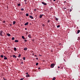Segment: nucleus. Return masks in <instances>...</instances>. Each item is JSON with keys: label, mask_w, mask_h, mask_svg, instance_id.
I'll return each instance as SVG.
<instances>
[{"label": "nucleus", "mask_w": 80, "mask_h": 80, "mask_svg": "<svg viewBox=\"0 0 80 80\" xmlns=\"http://www.w3.org/2000/svg\"><path fill=\"white\" fill-rule=\"evenodd\" d=\"M4 33L1 30L0 31V36L3 37V36Z\"/></svg>", "instance_id": "f257e3e1"}, {"label": "nucleus", "mask_w": 80, "mask_h": 80, "mask_svg": "<svg viewBox=\"0 0 80 80\" xmlns=\"http://www.w3.org/2000/svg\"><path fill=\"white\" fill-rule=\"evenodd\" d=\"M54 66H55V64L54 63H52L50 65V67L52 68H53L54 67Z\"/></svg>", "instance_id": "f03ea898"}, {"label": "nucleus", "mask_w": 80, "mask_h": 80, "mask_svg": "<svg viewBox=\"0 0 80 80\" xmlns=\"http://www.w3.org/2000/svg\"><path fill=\"white\" fill-rule=\"evenodd\" d=\"M42 4L44 5H47V4L46 3L44 2H42Z\"/></svg>", "instance_id": "7ed1b4c3"}, {"label": "nucleus", "mask_w": 80, "mask_h": 80, "mask_svg": "<svg viewBox=\"0 0 80 80\" xmlns=\"http://www.w3.org/2000/svg\"><path fill=\"white\" fill-rule=\"evenodd\" d=\"M43 16V15L42 14L41 15H40V16L39 17V18H42V17Z\"/></svg>", "instance_id": "20e7f679"}, {"label": "nucleus", "mask_w": 80, "mask_h": 80, "mask_svg": "<svg viewBox=\"0 0 80 80\" xmlns=\"http://www.w3.org/2000/svg\"><path fill=\"white\" fill-rule=\"evenodd\" d=\"M28 22H26V23H25V26H27V25H28Z\"/></svg>", "instance_id": "39448f33"}, {"label": "nucleus", "mask_w": 80, "mask_h": 80, "mask_svg": "<svg viewBox=\"0 0 80 80\" xmlns=\"http://www.w3.org/2000/svg\"><path fill=\"white\" fill-rule=\"evenodd\" d=\"M4 60H7L8 58H7L5 56H4Z\"/></svg>", "instance_id": "423d86ee"}, {"label": "nucleus", "mask_w": 80, "mask_h": 80, "mask_svg": "<svg viewBox=\"0 0 80 80\" xmlns=\"http://www.w3.org/2000/svg\"><path fill=\"white\" fill-rule=\"evenodd\" d=\"M29 18H31L32 19H33V17L31 16H29Z\"/></svg>", "instance_id": "0eeeda50"}, {"label": "nucleus", "mask_w": 80, "mask_h": 80, "mask_svg": "<svg viewBox=\"0 0 80 80\" xmlns=\"http://www.w3.org/2000/svg\"><path fill=\"white\" fill-rule=\"evenodd\" d=\"M28 37L29 38H31V35H30V34L28 35Z\"/></svg>", "instance_id": "6e6552de"}, {"label": "nucleus", "mask_w": 80, "mask_h": 80, "mask_svg": "<svg viewBox=\"0 0 80 80\" xmlns=\"http://www.w3.org/2000/svg\"><path fill=\"white\" fill-rule=\"evenodd\" d=\"M13 49L14 50V51H16V50H17V48H13Z\"/></svg>", "instance_id": "1a4fd4ad"}, {"label": "nucleus", "mask_w": 80, "mask_h": 80, "mask_svg": "<svg viewBox=\"0 0 80 80\" xmlns=\"http://www.w3.org/2000/svg\"><path fill=\"white\" fill-rule=\"evenodd\" d=\"M15 42H18V40H16L15 41Z\"/></svg>", "instance_id": "9d476101"}, {"label": "nucleus", "mask_w": 80, "mask_h": 80, "mask_svg": "<svg viewBox=\"0 0 80 80\" xmlns=\"http://www.w3.org/2000/svg\"><path fill=\"white\" fill-rule=\"evenodd\" d=\"M7 35L8 36V37L10 36V34L9 33H7Z\"/></svg>", "instance_id": "9b49d317"}, {"label": "nucleus", "mask_w": 80, "mask_h": 80, "mask_svg": "<svg viewBox=\"0 0 80 80\" xmlns=\"http://www.w3.org/2000/svg\"><path fill=\"white\" fill-rule=\"evenodd\" d=\"M27 49H28V48H24V50L26 51V50H27Z\"/></svg>", "instance_id": "f8f14e48"}, {"label": "nucleus", "mask_w": 80, "mask_h": 80, "mask_svg": "<svg viewBox=\"0 0 80 80\" xmlns=\"http://www.w3.org/2000/svg\"><path fill=\"white\" fill-rule=\"evenodd\" d=\"M29 76H30V75H28V74H27V75H26V77H29Z\"/></svg>", "instance_id": "ddd939ff"}, {"label": "nucleus", "mask_w": 80, "mask_h": 80, "mask_svg": "<svg viewBox=\"0 0 80 80\" xmlns=\"http://www.w3.org/2000/svg\"><path fill=\"white\" fill-rule=\"evenodd\" d=\"M22 39H23L25 40V38H24V37L23 36H22Z\"/></svg>", "instance_id": "4468645a"}, {"label": "nucleus", "mask_w": 80, "mask_h": 80, "mask_svg": "<svg viewBox=\"0 0 80 80\" xmlns=\"http://www.w3.org/2000/svg\"><path fill=\"white\" fill-rule=\"evenodd\" d=\"M12 57H13V58H17L16 56L15 55H13V56H12Z\"/></svg>", "instance_id": "2eb2a0df"}, {"label": "nucleus", "mask_w": 80, "mask_h": 80, "mask_svg": "<svg viewBox=\"0 0 80 80\" xmlns=\"http://www.w3.org/2000/svg\"><path fill=\"white\" fill-rule=\"evenodd\" d=\"M16 22L15 21H13V25L15 24Z\"/></svg>", "instance_id": "dca6fc26"}, {"label": "nucleus", "mask_w": 80, "mask_h": 80, "mask_svg": "<svg viewBox=\"0 0 80 80\" xmlns=\"http://www.w3.org/2000/svg\"><path fill=\"white\" fill-rule=\"evenodd\" d=\"M56 79V78L55 77H54L52 78V80H55Z\"/></svg>", "instance_id": "f3484780"}, {"label": "nucleus", "mask_w": 80, "mask_h": 80, "mask_svg": "<svg viewBox=\"0 0 80 80\" xmlns=\"http://www.w3.org/2000/svg\"><path fill=\"white\" fill-rule=\"evenodd\" d=\"M80 32V30H78V31H77V33L78 34Z\"/></svg>", "instance_id": "a211bd4d"}, {"label": "nucleus", "mask_w": 80, "mask_h": 80, "mask_svg": "<svg viewBox=\"0 0 80 80\" xmlns=\"http://www.w3.org/2000/svg\"><path fill=\"white\" fill-rule=\"evenodd\" d=\"M17 5L19 7V6H21V4H20V3H19V4H18Z\"/></svg>", "instance_id": "6ab92c4d"}, {"label": "nucleus", "mask_w": 80, "mask_h": 80, "mask_svg": "<svg viewBox=\"0 0 80 80\" xmlns=\"http://www.w3.org/2000/svg\"><path fill=\"white\" fill-rule=\"evenodd\" d=\"M14 39H15V38L13 37L12 38H11V39L12 40H14Z\"/></svg>", "instance_id": "aec40b11"}, {"label": "nucleus", "mask_w": 80, "mask_h": 80, "mask_svg": "<svg viewBox=\"0 0 80 80\" xmlns=\"http://www.w3.org/2000/svg\"><path fill=\"white\" fill-rule=\"evenodd\" d=\"M1 58H3V56L2 55H1Z\"/></svg>", "instance_id": "412c9836"}, {"label": "nucleus", "mask_w": 80, "mask_h": 80, "mask_svg": "<svg viewBox=\"0 0 80 80\" xmlns=\"http://www.w3.org/2000/svg\"><path fill=\"white\" fill-rule=\"evenodd\" d=\"M26 16L27 17H28V13H26Z\"/></svg>", "instance_id": "4be33fe9"}, {"label": "nucleus", "mask_w": 80, "mask_h": 80, "mask_svg": "<svg viewBox=\"0 0 80 80\" xmlns=\"http://www.w3.org/2000/svg\"><path fill=\"white\" fill-rule=\"evenodd\" d=\"M55 19V20H56V21H58V18H56Z\"/></svg>", "instance_id": "5701e85b"}, {"label": "nucleus", "mask_w": 80, "mask_h": 80, "mask_svg": "<svg viewBox=\"0 0 80 80\" xmlns=\"http://www.w3.org/2000/svg\"><path fill=\"white\" fill-rule=\"evenodd\" d=\"M60 27V25H59L57 26V28H59Z\"/></svg>", "instance_id": "b1692460"}, {"label": "nucleus", "mask_w": 80, "mask_h": 80, "mask_svg": "<svg viewBox=\"0 0 80 80\" xmlns=\"http://www.w3.org/2000/svg\"><path fill=\"white\" fill-rule=\"evenodd\" d=\"M78 41L80 40V38L79 37H78Z\"/></svg>", "instance_id": "393cba45"}, {"label": "nucleus", "mask_w": 80, "mask_h": 80, "mask_svg": "<svg viewBox=\"0 0 80 80\" xmlns=\"http://www.w3.org/2000/svg\"><path fill=\"white\" fill-rule=\"evenodd\" d=\"M22 59H23V60H25V57H24Z\"/></svg>", "instance_id": "a878e982"}, {"label": "nucleus", "mask_w": 80, "mask_h": 80, "mask_svg": "<svg viewBox=\"0 0 80 80\" xmlns=\"http://www.w3.org/2000/svg\"><path fill=\"white\" fill-rule=\"evenodd\" d=\"M21 11H24V9L23 8L21 9Z\"/></svg>", "instance_id": "bb28decb"}, {"label": "nucleus", "mask_w": 80, "mask_h": 80, "mask_svg": "<svg viewBox=\"0 0 80 80\" xmlns=\"http://www.w3.org/2000/svg\"><path fill=\"white\" fill-rule=\"evenodd\" d=\"M21 54H19L18 57L19 58L20 57H21Z\"/></svg>", "instance_id": "cd10ccee"}, {"label": "nucleus", "mask_w": 80, "mask_h": 80, "mask_svg": "<svg viewBox=\"0 0 80 80\" xmlns=\"http://www.w3.org/2000/svg\"><path fill=\"white\" fill-rule=\"evenodd\" d=\"M38 63H36V66H38Z\"/></svg>", "instance_id": "c85d7f7f"}, {"label": "nucleus", "mask_w": 80, "mask_h": 80, "mask_svg": "<svg viewBox=\"0 0 80 80\" xmlns=\"http://www.w3.org/2000/svg\"><path fill=\"white\" fill-rule=\"evenodd\" d=\"M36 10H37V9H34V12L36 11Z\"/></svg>", "instance_id": "c756f323"}, {"label": "nucleus", "mask_w": 80, "mask_h": 80, "mask_svg": "<svg viewBox=\"0 0 80 80\" xmlns=\"http://www.w3.org/2000/svg\"><path fill=\"white\" fill-rule=\"evenodd\" d=\"M50 22V21L49 20H48V23L49 22Z\"/></svg>", "instance_id": "7c9ffc66"}, {"label": "nucleus", "mask_w": 80, "mask_h": 80, "mask_svg": "<svg viewBox=\"0 0 80 80\" xmlns=\"http://www.w3.org/2000/svg\"><path fill=\"white\" fill-rule=\"evenodd\" d=\"M20 14H21V15H22V14H23V12H21L20 13Z\"/></svg>", "instance_id": "2f4dec72"}, {"label": "nucleus", "mask_w": 80, "mask_h": 80, "mask_svg": "<svg viewBox=\"0 0 80 80\" xmlns=\"http://www.w3.org/2000/svg\"><path fill=\"white\" fill-rule=\"evenodd\" d=\"M24 2H26V0H24Z\"/></svg>", "instance_id": "473e14b6"}, {"label": "nucleus", "mask_w": 80, "mask_h": 80, "mask_svg": "<svg viewBox=\"0 0 80 80\" xmlns=\"http://www.w3.org/2000/svg\"><path fill=\"white\" fill-rule=\"evenodd\" d=\"M72 11V10H70V12H71Z\"/></svg>", "instance_id": "72a5a7b5"}, {"label": "nucleus", "mask_w": 80, "mask_h": 80, "mask_svg": "<svg viewBox=\"0 0 80 80\" xmlns=\"http://www.w3.org/2000/svg\"><path fill=\"white\" fill-rule=\"evenodd\" d=\"M24 41H25V42H27V40H24Z\"/></svg>", "instance_id": "f704fd0d"}, {"label": "nucleus", "mask_w": 80, "mask_h": 80, "mask_svg": "<svg viewBox=\"0 0 80 80\" xmlns=\"http://www.w3.org/2000/svg\"><path fill=\"white\" fill-rule=\"evenodd\" d=\"M42 26H45V25L43 24H42Z\"/></svg>", "instance_id": "c9c22d12"}, {"label": "nucleus", "mask_w": 80, "mask_h": 80, "mask_svg": "<svg viewBox=\"0 0 80 80\" xmlns=\"http://www.w3.org/2000/svg\"><path fill=\"white\" fill-rule=\"evenodd\" d=\"M36 59L38 60V58H36Z\"/></svg>", "instance_id": "e433bc0d"}, {"label": "nucleus", "mask_w": 80, "mask_h": 80, "mask_svg": "<svg viewBox=\"0 0 80 80\" xmlns=\"http://www.w3.org/2000/svg\"><path fill=\"white\" fill-rule=\"evenodd\" d=\"M21 63L22 64H23V62H21Z\"/></svg>", "instance_id": "4c0bfd02"}, {"label": "nucleus", "mask_w": 80, "mask_h": 80, "mask_svg": "<svg viewBox=\"0 0 80 80\" xmlns=\"http://www.w3.org/2000/svg\"><path fill=\"white\" fill-rule=\"evenodd\" d=\"M34 56H35V57H37V56L36 55H34Z\"/></svg>", "instance_id": "58836bf2"}, {"label": "nucleus", "mask_w": 80, "mask_h": 80, "mask_svg": "<svg viewBox=\"0 0 80 80\" xmlns=\"http://www.w3.org/2000/svg\"><path fill=\"white\" fill-rule=\"evenodd\" d=\"M40 69V68H38V69L39 70Z\"/></svg>", "instance_id": "ea45409f"}, {"label": "nucleus", "mask_w": 80, "mask_h": 80, "mask_svg": "<svg viewBox=\"0 0 80 80\" xmlns=\"http://www.w3.org/2000/svg\"><path fill=\"white\" fill-rule=\"evenodd\" d=\"M12 26V24H10V26Z\"/></svg>", "instance_id": "a19ab883"}, {"label": "nucleus", "mask_w": 80, "mask_h": 80, "mask_svg": "<svg viewBox=\"0 0 80 80\" xmlns=\"http://www.w3.org/2000/svg\"><path fill=\"white\" fill-rule=\"evenodd\" d=\"M25 4H27V2H25Z\"/></svg>", "instance_id": "79ce46f5"}, {"label": "nucleus", "mask_w": 80, "mask_h": 80, "mask_svg": "<svg viewBox=\"0 0 80 80\" xmlns=\"http://www.w3.org/2000/svg\"><path fill=\"white\" fill-rule=\"evenodd\" d=\"M26 33H27V34L28 33V32H26Z\"/></svg>", "instance_id": "37998d69"}, {"label": "nucleus", "mask_w": 80, "mask_h": 80, "mask_svg": "<svg viewBox=\"0 0 80 80\" xmlns=\"http://www.w3.org/2000/svg\"><path fill=\"white\" fill-rule=\"evenodd\" d=\"M21 80H23V79L21 78Z\"/></svg>", "instance_id": "c03bdc74"}, {"label": "nucleus", "mask_w": 80, "mask_h": 80, "mask_svg": "<svg viewBox=\"0 0 80 80\" xmlns=\"http://www.w3.org/2000/svg\"><path fill=\"white\" fill-rule=\"evenodd\" d=\"M58 68H60V67H58Z\"/></svg>", "instance_id": "a18cd8bd"}, {"label": "nucleus", "mask_w": 80, "mask_h": 80, "mask_svg": "<svg viewBox=\"0 0 80 80\" xmlns=\"http://www.w3.org/2000/svg\"><path fill=\"white\" fill-rule=\"evenodd\" d=\"M39 56H41L42 55H39Z\"/></svg>", "instance_id": "49530a36"}, {"label": "nucleus", "mask_w": 80, "mask_h": 80, "mask_svg": "<svg viewBox=\"0 0 80 80\" xmlns=\"http://www.w3.org/2000/svg\"><path fill=\"white\" fill-rule=\"evenodd\" d=\"M25 30H27V28H25Z\"/></svg>", "instance_id": "de8ad7c7"}, {"label": "nucleus", "mask_w": 80, "mask_h": 80, "mask_svg": "<svg viewBox=\"0 0 80 80\" xmlns=\"http://www.w3.org/2000/svg\"><path fill=\"white\" fill-rule=\"evenodd\" d=\"M65 2H66V1H64V3H65Z\"/></svg>", "instance_id": "09e8293b"}, {"label": "nucleus", "mask_w": 80, "mask_h": 80, "mask_svg": "<svg viewBox=\"0 0 80 80\" xmlns=\"http://www.w3.org/2000/svg\"><path fill=\"white\" fill-rule=\"evenodd\" d=\"M63 8L64 9H66V8Z\"/></svg>", "instance_id": "8fccbe9b"}, {"label": "nucleus", "mask_w": 80, "mask_h": 80, "mask_svg": "<svg viewBox=\"0 0 80 80\" xmlns=\"http://www.w3.org/2000/svg\"><path fill=\"white\" fill-rule=\"evenodd\" d=\"M5 21H4V23H5Z\"/></svg>", "instance_id": "3c124183"}, {"label": "nucleus", "mask_w": 80, "mask_h": 80, "mask_svg": "<svg viewBox=\"0 0 80 80\" xmlns=\"http://www.w3.org/2000/svg\"><path fill=\"white\" fill-rule=\"evenodd\" d=\"M26 74H28V73H26Z\"/></svg>", "instance_id": "603ef678"}, {"label": "nucleus", "mask_w": 80, "mask_h": 80, "mask_svg": "<svg viewBox=\"0 0 80 80\" xmlns=\"http://www.w3.org/2000/svg\"><path fill=\"white\" fill-rule=\"evenodd\" d=\"M55 2V0H53Z\"/></svg>", "instance_id": "864d4df0"}, {"label": "nucleus", "mask_w": 80, "mask_h": 80, "mask_svg": "<svg viewBox=\"0 0 80 80\" xmlns=\"http://www.w3.org/2000/svg\"><path fill=\"white\" fill-rule=\"evenodd\" d=\"M17 60H19L18 59H17Z\"/></svg>", "instance_id": "5fc2aeb1"}]
</instances>
